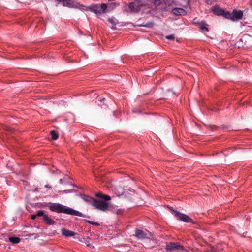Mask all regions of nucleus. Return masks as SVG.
I'll use <instances>...</instances> for the list:
<instances>
[{
  "label": "nucleus",
  "instance_id": "obj_22",
  "mask_svg": "<svg viewBox=\"0 0 252 252\" xmlns=\"http://www.w3.org/2000/svg\"><path fill=\"white\" fill-rule=\"evenodd\" d=\"M152 3H153V4L155 6H159L161 4L162 0H153Z\"/></svg>",
  "mask_w": 252,
  "mask_h": 252
},
{
  "label": "nucleus",
  "instance_id": "obj_30",
  "mask_svg": "<svg viewBox=\"0 0 252 252\" xmlns=\"http://www.w3.org/2000/svg\"><path fill=\"white\" fill-rule=\"evenodd\" d=\"M45 187L46 188H51V187L49 186L48 185H46L45 186Z\"/></svg>",
  "mask_w": 252,
  "mask_h": 252
},
{
  "label": "nucleus",
  "instance_id": "obj_7",
  "mask_svg": "<svg viewBox=\"0 0 252 252\" xmlns=\"http://www.w3.org/2000/svg\"><path fill=\"white\" fill-rule=\"evenodd\" d=\"M229 14L230 15L228 16V17H227V19L233 21L241 19L243 16V12L240 10H233L232 13L229 12Z\"/></svg>",
  "mask_w": 252,
  "mask_h": 252
},
{
  "label": "nucleus",
  "instance_id": "obj_11",
  "mask_svg": "<svg viewBox=\"0 0 252 252\" xmlns=\"http://www.w3.org/2000/svg\"><path fill=\"white\" fill-rule=\"evenodd\" d=\"M61 2L63 3V6L70 8L78 7L79 5L82 6L79 3L71 0H62Z\"/></svg>",
  "mask_w": 252,
  "mask_h": 252
},
{
  "label": "nucleus",
  "instance_id": "obj_20",
  "mask_svg": "<svg viewBox=\"0 0 252 252\" xmlns=\"http://www.w3.org/2000/svg\"><path fill=\"white\" fill-rule=\"evenodd\" d=\"M108 20L110 23H111L113 25L112 27V29H116V23L115 22V19L113 17L109 18L108 19Z\"/></svg>",
  "mask_w": 252,
  "mask_h": 252
},
{
  "label": "nucleus",
  "instance_id": "obj_3",
  "mask_svg": "<svg viewBox=\"0 0 252 252\" xmlns=\"http://www.w3.org/2000/svg\"><path fill=\"white\" fill-rule=\"evenodd\" d=\"M141 7L134 2H131L128 5L126 4L123 7V12L127 13L130 12L133 13H137L141 9Z\"/></svg>",
  "mask_w": 252,
  "mask_h": 252
},
{
  "label": "nucleus",
  "instance_id": "obj_10",
  "mask_svg": "<svg viewBox=\"0 0 252 252\" xmlns=\"http://www.w3.org/2000/svg\"><path fill=\"white\" fill-rule=\"evenodd\" d=\"M134 235L138 239H145L150 238V233L147 230L136 229Z\"/></svg>",
  "mask_w": 252,
  "mask_h": 252
},
{
  "label": "nucleus",
  "instance_id": "obj_19",
  "mask_svg": "<svg viewBox=\"0 0 252 252\" xmlns=\"http://www.w3.org/2000/svg\"><path fill=\"white\" fill-rule=\"evenodd\" d=\"M50 134L53 140H57L59 137L58 134L55 130H52L50 132Z\"/></svg>",
  "mask_w": 252,
  "mask_h": 252
},
{
  "label": "nucleus",
  "instance_id": "obj_6",
  "mask_svg": "<svg viewBox=\"0 0 252 252\" xmlns=\"http://www.w3.org/2000/svg\"><path fill=\"white\" fill-rule=\"evenodd\" d=\"M174 212L175 213V217L179 220L185 222H190L191 223H194L193 220L187 215L180 213L179 211H174Z\"/></svg>",
  "mask_w": 252,
  "mask_h": 252
},
{
  "label": "nucleus",
  "instance_id": "obj_27",
  "mask_svg": "<svg viewBox=\"0 0 252 252\" xmlns=\"http://www.w3.org/2000/svg\"><path fill=\"white\" fill-rule=\"evenodd\" d=\"M198 23H199V22L197 21V18H194V19L193 20V24L198 25Z\"/></svg>",
  "mask_w": 252,
  "mask_h": 252
},
{
  "label": "nucleus",
  "instance_id": "obj_12",
  "mask_svg": "<svg viewBox=\"0 0 252 252\" xmlns=\"http://www.w3.org/2000/svg\"><path fill=\"white\" fill-rule=\"evenodd\" d=\"M172 12L176 15H186L187 12L185 10L181 8H174L172 9Z\"/></svg>",
  "mask_w": 252,
  "mask_h": 252
},
{
  "label": "nucleus",
  "instance_id": "obj_32",
  "mask_svg": "<svg viewBox=\"0 0 252 252\" xmlns=\"http://www.w3.org/2000/svg\"><path fill=\"white\" fill-rule=\"evenodd\" d=\"M6 130H10V127H6Z\"/></svg>",
  "mask_w": 252,
  "mask_h": 252
},
{
  "label": "nucleus",
  "instance_id": "obj_17",
  "mask_svg": "<svg viewBox=\"0 0 252 252\" xmlns=\"http://www.w3.org/2000/svg\"><path fill=\"white\" fill-rule=\"evenodd\" d=\"M95 196L97 197L101 198L105 201H109V200H111V197L110 196H109L108 195L103 194L100 192L96 193Z\"/></svg>",
  "mask_w": 252,
  "mask_h": 252
},
{
  "label": "nucleus",
  "instance_id": "obj_21",
  "mask_svg": "<svg viewBox=\"0 0 252 252\" xmlns=\"http://www.w3.org/2000/svg\"><path fill=\"white\" fill-rule=\"evenodd\" d=\"M84 221L85 222L88 223L90 224L94 225H95V226H98L100 225L99 223L96 222H94V221H91V220H84Z\"/></svg>",
  "mask_w": 252,
  "mask_h": 252
},
{
  "label": "nucleus",
  "instance_id": "obj_34",
  "mask_svg": "<svg viewBox=\"0 0 252 252\" xmlns=\"http://www.w3.org/2000/svg\"><path fill=\"white\" fill-rule=\"evenodd\" d=\"M250 4L252 5V0L250 1Z\"/></svg>",
  "mask_w": 252,
  "mask_h": 252
},
{
  "label": "nucleus",
  "instance_id": "obj_15",
  "mask_svg": "<svg viewBox=\"0 0 252 252\" xmlns=\"http://www.w3.org/2000/svg\"><path fill=\"white\" fill-rule=\"evenodd\" d=\"M208 25L204 21L198 23V27L201 31L208 32Z\"/></svg>",
  "mask_w": 252,
  "mask_h": 252
},
{
  "label": "nucleus",
  "instance_id": "obj_24",
  "mask_svg": "<svg viewBox=\"0 0 252 252\" xmlns=\"http://www.w3.org/2000/svg\"><path fill=\"white\" fill-rule=\"evenodd\" d=\"M153 25H154L153 23L151 22V23H147L146 24L143 25L142 26H144V27H146L151 28L153 27Z\"/></svg>",
  "mask_w": 252,
  "mask_h": 252
},
{
  "label": "nucleus",
  "instance_id": "obj_1",
  "mask_svg": "<svg viewBox=\"0 0 252 252\" xmlns=\"http://www.w3.org/2000/svg\"><path fill=\"white\" fill-rule=\"evenodd\" d=\"M49 208L51 211L58 213H63L72 216H77L87 218L88 219L91 218L90 216L84 215L83 213L77 210L60 203H50Z\"/></svg>",
  "mask_w": 252,
  "mask_h": 252
},
{
  "label": "nucleus",
  "instance_id": "obj_13",
  "mask_svg": "<svg viewBox=\"0 0 252 252\" xmlns=\"http://www.w3.org/2000/svg\"><path fill=\"white\" fill-rule=\"evenodd\" d=\"M61 232L62 234L66 237L73 236L75 235V233L73 231L65 228H62Z\"/></svg>",
  "mask_w": 252,
  "mask_h": 252
},
{
  "label": "nucleus",
  "instance_id": "obj_23",
  "mask_svg": "<svg viewBox=\"0 0 252 252\" xmlns=\"http://www.w3.org/2000/svg\"><path fill=\"white\" fill-rule=\"evenodd\" d=\"M166 38L168 40H173L175 39V36L174 34H171L166 36Z\"/></svg>",
  "mask_w": 252,
  "mask_h": 252
},
{
  "label": "nucleus",
  "instance_id": "obj_8",
  "mask_svg": "<svg viewBox=\"0 0 252 252\" xmlns=\"http://www.w3.org/2000/svg\"><path fill=\"white\" fill-rule=\"evenodd\" d=\"M37 215L38 217H43L44 221L48 225H53L55 223V221L51 217L45 214L42 210H38L37 212Z\"/></svg>",
  "mask_w": 252,
  "mask_h": 252
},
{
  "label": "nucleus",
  "instance_id": "obj_31",
  "mask_svg": "<svg viewBox=\"0 0 252 252\" xmlns=\"http://www.w3.org/2000/svg\"><path fill=\"white\" fill-rule=\"evenodd\" d=\"M39 190H38V189L37 188H35V189H34V191L36 192H38Z\"/></svg>",
  "mask_w": 252,
  "mask_h": 252
},
{
  "label": "nucleus",
  "instance_id": "obj_4",
  "mask_svg": "<svg viewBox=\"0 0 252 252\" xmlns=\"http://www.w3.org/2000/svg\"><path fill=\"white\" fill-rule=\"evenodd\" d=\"M93 206L98 210L104 211L108 209V203L104 201L94 199L93 204Z\"/></svg>",
  "mask_w": 252,
  "mask_h": 252
},
{
  "label": "nucleus",
  "instance_id": "obj_26",
  "mask_svg": "<svg viewBox=\"0 0 252 252\" xmlns=\"http://www.w3.org/2000/svg\"><path fill=\"white\" fill-rule=\"evenodd\" d=\"M37 216H38L37 215V214H36V215H34V214L32 215H31V219H32V220H35V219H36V217H37Z\"/></svg>",
  "mask_w": 252,
  "mask_h": 252
},
{
  "label": "nucleus",
  "instance_id": "obj_29",
  "mask_svg": "<svg viewBox=\"0 0 252 252\" xmlns=\"http://www.w3.org/2000/svg\"><path fill=\"white\" fill-rule=\"evenodd\" d=\"M59 182L60 184H62L63 183V179H60L59 180Z\"/></svg>",
  "mask_w": 252,
  "mask_h": 252
},
{
  "label": "nucleus",
  "instance_id": "obj_9",
  "mask_svg": "<svg viewBox=\"0 0 252 252\" xmlns=\"http://www.w3.org/2000/svg\"><path fill=\"white\" fill-rule=\"evenodd\" d=\"M213 12L217 16H222L227 19V17L230 15L229 11H225L224 9L220 8L218 6H215L212 8Z\"/></svg>",
  "mask_w": 252,
  "mask_h": 252
},
{
  "label": "nucleus",
  "instance_id": "obj_2",
  "mask_svg": "<svg viewBox=\"0 0 252 252\" xmlns=\"http://www.w3.org/2000/svg\"><path fill=\"white\" fill-rule=\"evenodd\" d=\"M107 6L105 4H92L89 6L88 9L96 14H101L106 12Z\"/></svg>",
  "mask_w": 252,
  "mask_h": 252
},
{
  "label": "nucleus",
  "instance_id": "obj_25",
  "mask_svg": "<svg viewBox=\"0 0 252 252\" xmlns=\"http://www.w3.org/2000/svg\"><path fill=\"white\" fill-rule=\"evenodd\" d=\"M216 0H205V2L207 4L211 5Z\"/></svg>",
  "mask_w": 252,
  "mask_h": 252
},
{
  "label": "nucleus",
  "instance_id": "obj_33",
  "mask_svg": "<svg viewBox=\"0 0 252 252\" xmlns=\"http://www.w3.org/2000/svg\"><path fill=\"white\" fill-rule=\"evenodd\" d=\"M64 192L65 193H67L68 191H67V190H65V191H64Z\"/></svg>",
  "mask_w": 252,
  "mask_h": 252
},
{
  "label": "nucleus",
  "instance_id": "obj_28",
  "mask_svg": "<svg viewBox=\"0 0 252 252\" xmlns=\"http://www.w3.org/2000/svg\"><path fill=\"white\" fill-rule=\"evenodd\" d=\"M242 39H240L239 40V41H238V42H237V43H236V44H238V47L239 48L240 47V43L241 42H242Z\"/></svg>",
  "mask_w": 252,
  "mask_h": 252
},
{
  "label": "nucleus",
  "instance_id": "obj_14",
  "mask_svg": "<svg viewBox=\"0 0 252 252\" xmlns=\"http://www.w3.org/2000/svg\"><path fill=\"white\" fill-rule=\"evenodd\" d=\"M82 199L87 203L91 204L93 206L94 198L86 195H81Z\"/></svg>",
  "mask_w": 252,
  "mask_h": 252
},
{
  "label": "nucleus",
  "instance_id": "obj_18",
  "mask_svg": "<svg viewBox=\"0 0 252 252\" xmlns=\"http://www.w3.org/2000/svg\"><path fill=\"white\" fill-rule=\"evenodd\" d=\"M9 241L13 244H18L20 242V238L18 237H10L9 238Z\"/></svg>",
  "mask_w": 252,
  "mask_h": 252
},
{
  "label": "nucleus",
  "instance_id": "obj_5",
  "mask_svg": "<svg viewBox=\"0 0 252 252\" xmlns=\"http://www.w3.org/2000/svg\"><path fill=\"white\" fill-rule=\"evenodd\" d=\"M184 248L182 245L179 244L178 243L170 242L166 245V250L167 252H172L173 251H179L184 250Z\"/></svg>",
  "mask_w": 252,
  "mask_h": 252
},
{
  "label": "nucleus",
  "instance_id": "obj_16",
  "mask_svg": "<svg viewBox=\"0 0 252 252\" xmlns=\"http://www.w3.org/2000/svg\"><path fill=\"white\" fill-rule=\"evenodd\" d=\"M134 2L141 8L148 7V3L144 0H134Z\"/></svg>",
  "mask_w": 252,
  "mask_h": 252
}]
</instances>
